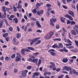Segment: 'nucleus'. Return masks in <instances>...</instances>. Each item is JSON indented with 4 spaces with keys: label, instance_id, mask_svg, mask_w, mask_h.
Wrapping results in <instances>:
<instances>
[{
    "label": "nucleus",
    "instance_id": "nucleus-59",
    "mask_svg": "<svg viewBox=\"0 0 78 78\" xmlns=\"http://www.w3.org/2000/svg\"><path fill=\"white\" fill-rule=\"evenodd\" d=\"M31 26L32 27H34V22H32L31 23Z\"/></svg>",
    "mask_w": 78,
    "mask_h": 78
},
{
    "label": "nucleus",
    "instance_id": "nucleus-57",
    "mask_svg": "<svg viewBox=\"0 0 78 78\" xmlns=\"http://www.w3.org/2000/svg\"><path fill=\"white\" fill-rule=\"evenodd\" d=\"M14 50H18V48H16V47H14L13 48Z\"/></svg>",
    "mask_w": 78,
    "mask_h": 78
},
{
    "label": "nucleus",
    "instance_id": "nucleus-20",
    "mask_svg": "<svg viewBox=\"0 0 78 78\" xmlns=\"http://www.w3.org/2000/svg\"><path fill=\"white\" fill-rule=\"evenodd\" d=\"M52 47L53 48H58V45H57V44H55L53 45Z\"/></svg>",
    "mask_w": 78,
    "mask_h": 78
},
{
    "label": "nucleus",
    "instance_id": "nucleus-11",
    "mask_svg": "<svg viewBox=\"0 0 78 78\" xmlns=\"http://www.w3.org/2000/svg\"><path fill=\"white\" fill-rule=\"evenodd\" d=\"M68 13L70 14V15H71V16H72L73 17H75V16L74 15V13H73V11H70V10H68Z\"/></svg>",
    "mask_w": 78,
    "mask_h": 78
},
{
    "label": "nucleus",
    "instance_id": "nucleus-54",
    "mask_svg": "<svg viewBox=\"0 0 78 78\" xmlns=\"http://www.w3.org/2000/svg\"><path fill=\"white\" fill-rule=\"evenodd\" d=\"M68 48H69V49H72V48H74V47H73V46H70Z\"/></svg>",
    "mask_w": 78,
    "mask_h": 78
},
{
    "label": "nucleus",
    "instance_id": "nucleus-33",
    "mask_svg": "<svg viewBox=\"0 0 78 78\" xmlns=\"http://www.w3.org/2000/svg\"><path fill=\"white\" fill-rule=\"evenodd\" d=\"M6 12H4V14H3V15L2 16L3 18H6Z\"/></svg>",
    "mask_w": 78,
    "mask_h": 78
},
{
    "label": "nucleus",
    "instance_id": "nucleus-61",
    "mask_svg": "<svg viewBox=\"0 0 78 78\" xmlns=\"http://www.w3.org/2000/svg\"><path fill=\"white\" fill-rule=\"evenodd\" d=\"M62 7L63 8H64V9H67V7L64 5H63Z\"/></svg>",
    "mask_w": 78,
    "mask_h": 78
},
{
    "label": "nucleus",
    "instance_id": "nucleus-21",
    "mask_svg": "<svg viewBox=\"0 0 78 78\" xmlns=\"http://www.w3.org/2000/svg\"><path fill=\"white\" fill-rule=\"evenodd\" d=\"M71 33L73 35H74V36H76V33L75 32V30H72L71 31Z\"/></svg>",
    "mask_w": 78,
    "mask_h": 78
},
{
    "label": "nucleus",
    "instance_id": "nucleus-10",
    "mask_svg": "<svg viewBox=\"0 0 78 78\" xmlns=\"http://www.w3.org/2000/svg\"><path fill=\"white\" fill-rule=\"evenodd\" d=\"M42 59H44V58L42 57H41L38 60V64H37V66H40V65H41V60H42Z\"/></svg>",
    "mask_w": 78,
    "mask_h": 78
},
{
    "label": "nucleus",
    "instance_id": "nucleus-48",
    "mask_svg": "<svg viewBox=\"0 0 78 78\" xmlns=\"http://www.w3.org/2000/svg\"><path fill=\"white\" fill-rule=\"evenodd\" d=\"M73 59H71L70 60H69V64H72V62H73Z\"/></svg>",
    "mask_w": 78,
    "mask_h": 78
},
{
    "label": "nucleus",
    "instance_id": "nucleus-39",
    "mask_svg": "<svg viewBox=\"0 0 78 78\" xmlns=\"http://www.w3.org/2000/svg\"><path fill=\"white\" fill-rule=\"evenodd\" d=\"M16 57V54H13L11 57V58L12 59H13V58H14L15 57Z\"/></svg>",
    "mask_w": 78,
    "mask_h": 78
},
{
    "label": "nucleus",
    "instance_id": "nucleus-18",
    "mask_svg": "<svg viewBox=\"0 0 78 78\" xmlns=\"http://www.w3.org/2000/svg\"><path fill=\"white\" fill-rule=\"evenodd\" d=\"M63 48V45L62 43L58 44V48Z\"/></svg>",
    "mask_w": 78,
    "mask_h": 78
},
{
    "label": "nucleus",
    "instance_id": "nucleus-63",
    "mask_svg": "<svg viewBox=\"0 0 78 78\" xmlns=\"http://www.w3.org/2000/svg\"><path fill=\"white\" fill-rule=\"evenodd\" d=\"M56 29H58V28H59V26L58 25H57L56 26Z\"/></svg>",
    "mask_w": 78,
    "mask_h": 78
},
{
    "label": "nucleus",
    "instance_id": "nucleus-46",
    "mask_svg": "<svg viewBox=\"0 0 78 78\" xmlns=\"http://www.w3.org/2000/svg\"><path fill=\"white\" fill-rule=\"evenodd\" d=\"M46 15L48 17H49L50 16V13L48 12H47L46 13Z\"/></svg>",
    "mask_w": 78,
    "mask_h": 78
},
{
    "label": "nucleus",
    "instance_id": "nucleus-5",
    "mask_svg": "<svg viewBox=\"0 0 78 78\" xmlns=\"http://www.w3.org/2000/svg\"><path fill=\"white\" fill-rule=\"evenodd\" d=\"M28 61H31L32 62H37L38 61V59L37 58H36L33 59L31 58H30L28 59Z\"/></svg>",
    "mask_w": 78,
    "mask_h": 78
},
{
    "label": "nucleus",
    "instance_id": "nucleus-27",
    "mask_svg": "<svg viewBox=\"0 0 78 78\" xmlns=\"http://www.w3.org/2000/svg\"><path fill=\"white\" fill-rule=\"evenodd\" d=\"M21 37V34L19 33H18L16 34V37L17 38L19 39V37Z\"/></svg>",
    "mask_w": 78,
    "mask_h": 78
},
{
    "label": "nucleus",
    "instance_id": "nucleus-2",
    "mask_svg": "<svg viewBox=\"0 0 78 78\" xmlns=\"http://www.w3.org/2000/svg\"><path fill=\"white\" fill-rule=\"evenodd\" d=\"M21 75L23 78L27 77V73L28 72V71L27 70H24L21 72Z\"/></svg>",
    "mask_w": 78,
    "mask_h": 78
},
{
    "label": "nucleus",
    "instance_id": "nucleus-41",
    "mask_svg": "<svg viewBox=\"0 0 78 78\" xmlns=\"http://www.w3.org/2000/svg\"><path fill=\"white\" fill-rule=\"evenodd\" d=\"M76 23L74 21H71V25H75Z\"/></svg>",
    "mask_w": 78,
    "mask_h": 78
},
{
    "label": "nucleus",
    "instance_id": "nucleus-52",
    "mask_svg": "<svg viewBox=\"0 0 78 78\" xmlns=\"http://www.w3.org/2000/svg\"><path fill=\"white\" fill-rule=\"evenodd\" d=\"M51 5L50 4H47L46 5V7L48 8V7H50Z\"/></svg>",
    "mask_w": 78,
    "mask_h": 78
},
{
    "label": "nucleus",
    "instance_id": "nucleus-7",
    "mask_svg": "<svg viewBox=\"0 0 78 78\" xmlns=\"http://www.w3.org/2000/svg\"><path fill=\"white\" fill-rule=\"evenodd\" d=\"M21 58H22L21 56L19 55V56H17L16 58L15 61L16 62H19V61H20Z\"/></svg>",
    "mask_w": 78,
    "mask_h": 78
},
{
    "label": "nucleus",
    "instance_id": "nucleus-35",
    "mask_svg": "<svg viewBox=\"0 0 78 78\" xmlns=\"http://www.w3.org/2000/svg\"><path fill=\"white\" fill-rule=\"evenodd\" d=\"M67 43H68V44H72V41H71L69 40V39H67Z\"/></svg>",
    "mask_w": 78,
    "mask_h": 78
},
{
    "label": "nucleus",
    "instance_id": "nucleus-34",
    "mask_svg": "<svg viewBox=\"0 0 78 78\" xmlns=\"http://www.w3.org/2000/svg\"><path fill=\"white\" fill-rule=\"evenodd\" d=\"M71 51H73V52H77L78 50H77V49H74L71 50Z\"/></svg>",
    "mask_w": 78,
    "mask_h": 78
},
{
    "label": "nucleus",
    "instance_id": "nucleus-22",
    "mask_svg": "<svg viewBox=\"0 0 78 78\" xmlns=\"http://www.w3.org/2000/svg\"><path fill=\"white\" fill-rule=\"evenodd\" d=\"M76 72V70L75 69H73L72 70H72H70V74H72L73 73L74 74H75V73Z\"/></svg>",
    "mask_w": 78,
    "mask_h": 78
},
{
    "label": "nucleus",
    "instance_id": "nucleus-62",
    "mask_svg": "<svg viewBox=\"0 0 78 78\" xmlns=\"http://www.w3.org/2000/svg\"><path fill=\"white\" fill-rule=\"evenodd\" d=\"M72 44H66L65 45L66 46H71L72 45Z\"/></svg>",
    "mask_w": 78,
    "mask_h": 78
},
{
    "label": "nucleus",
    "instance_id": "nucleus-47",
    "mask_svg": "<svg viewBox=\"0 0 78 78\" xmlns=\"http://www.w3.org/2000/svg\"><path fill=\"white\" fill-rule=\"evenodd\" d=\"M5 59L6 61H9V57H8V56L6 57V58H5Z\"/></svg>",
    "mask_w": 78,
    "mask_h": 78
},
{
    "label": "nucleus",
    "instance_id": "nucleus-30",
    "mask_svg": "<svg viewBox=\"0 0 78 78\" xmlns=\"http://www.w3.org/2000/svg\"><path fill=\"white\" fill-rule=\"evenodd\" d=\"M50 25H51V26H54V23H53V22H52V19H50Z\"/></svg>",
    "mask_w": 78,
    "mask_h": 78
},
{
    "label": "nucleus",
    "instance_id": "nucleus-15",
    "mask_svg": "<svg viewBox=\"0 0 78 78\" xmlns=\"http://www.w3.org/2000/svg\"><path fill=\"white\" fill-rule=\"evenodd\" d=\"M60 19L62 22L63 23H64V22H65V20H66V18H65L61 17L60 18Z\"/></svg>",
    "mask_w": 78,
    "mask_h": 78
},
{
    "label": "nucleus",
    "instance_id": "nucleus-16",
    "mask_svg": "<svg viewBox=\"0 0 78 78\" xmlns=\"http://www.w3.org/2000/svg\"><path fill=\"white\" fill-rule=\"evenodd\" d=\"M44 37L45 39H48L51 38V37L49 35H48L45 36Z\"/></svg>",
    "mask_w": 78,
    "mask_h": 78
},
{
    "label": "nucleus",
    "instance_id": "nucleus-8",
    "mask_svg": "<svg viewBox=\"0 0 78 78\" xmlns=\"http://www.w3.org/2000/svg\"><path fill=\"white\" fill-rule=\"evenodd\" d=\"M65 17H66V18H68L70 20H73V18H72V17L69 14L65 15Z\"/></svg>",
    "mask_w": 78,
    "mask_h": 78
},
{
    "label": "nucleus",
    "instance_id": "nucleus-24",
    "mask_svg": "<svg viewBox=\"0 0 78 78\" xmlns=\"http://www.w3.org/2000/svg\"><path fill=\"white\" fill-rule=\"evenodd\" d=\"M13 42L15 43V44H18V42H16V38H13Z\"/></svg>",
    "mask_w": 78,
    "mask_h": 78
},
{
    "label": "nucleus",
    "instance_id": "nucleus-60",
    "mask_svg": "<svg viewBox=\"0 0 78 78\" xmlns=\"http://www.w3.org/2000/svg\"><path fill=\"white\" fill-rule=\"evenodd\" d=\"M71 6L73 7V9H76V7H75V6L74 5L72 4Z\"/></svg>",
    "mask_w": 78,
    "mask_h": 78
},
{
    "label": "nucleus",
    "instance_id": "nucleus-37",
    "mask_svg": "<svg viewBox=\"0 0 78 78\" xmlns=\"http://www.w3.org/2000/svg\"><path fill=\"white\" fill-rule=\"evenodd\" d=\"M32 67L31 66H27V68L28 70H30L31 69Z\"/></svg>",
    "mask_w": 78,
    "mask_h": 78
},
{
    "label": "nucleus",
    "instance_id": "nucleus-26",
    "mask_svg": "<svg viewBox=\"0 0 78 78\" xmlns=\"http://www.w3.org/2000/svg\"><path fill=\"white\" fill-rule=\"evenodd\" d=\"M22 5L21 4H18V6L16 7V8L17 9H19V8H20V9H22Z\"/></svg>",
    "mask_w": 78,
    "mask_h": 78
},
{
    "label": "nucleus",
    "instance_id": "nucleus-36",
    "mask_svg": "<svg viewBox=\"0 0 78 78\" xmlns=\"http://www.w3.org/2000/svg\"><path fill=\"white\" fill-rule=\"evenodd\" d=\"M36 32L39 33H41L42 32V30H40L38 29L36 30Z\"/></svg>",
    "mask_w": 78,
    "mask_h": 78
},
{
    "label": "nucleus",
    "instance_id": "nucleus-12",
    "mask_svg": "<svg viewBox=\"0 0 78 78\" xmlns=\"http://www.w3.org/2000/svg\"><path fill=\"white\" fill-rule=\"evenodd\" d=\"M74 30L76 31L77 34H78V26L77 25H75L74 28Z\"/></svg>",
    "mask_w": 78,
    "mask_h": 78
},
{
    "label": "nucleus",
    "instance_id": "nucleus-6",
    "mask_svg": "<svg viewBox=\"0 0 78 78\" xmlns=\"http://www.w3.org/2000/svg\"><path fill=\"white\" fill-rule=\"evenodd\" d=\"M63 70H66V71H69V70H72V69L71 68L70 66H69L68 67L67 66H65L63 67L62 69Z\"/></svg>",
    "mask_w": 78,
    "mask_h": 78
},
{
    "label": "nucleus",
    "instance_id": "nucleus-55",
    "mask_svg": "<svg viewBox=\"0 0 78 78\" xmlns=\"http://www.w3.org/2000/svg\"><path fill=\"white\" fill-rule=\"evenodd\" d=\"M9 30L10 31H12V27H9Z\"/></svg>",
    "mask_w": 78,
    "mask_h": 78
},
{
    "label": "nucleus",
    "instance_id": "nucleus-53",
    "mask_svg": "<svg viewBox=\"0 0 78 78\" xmlns=\"http://www.w3.org/2000/svg\"><path fill=\"white\" fill-rule=\"evenodd\" d=\"M33 12L34 13V14H36V13L37 12V11L36 10H35V9H34L33 10Z\"/></svg>",
    "mask_w": 78,
    "mask_h": 78
},
{
    "label": "nucleus",
    "instance_id": "nucleus-51",
    "mask_svg": "<svg viewBox=\"0 0 78 78\" xmlns=\"http://www.w3.org/2000/svg\"><path fill=\"white\" fill-rule=\"evenodd\" d=\"M71 23V21L69 20H68L67 22V24H70Z\"/></svg>",
    "mask_w": 78,
    "mask_h": 78
},
{
    "label": "nucleus",
    "instance_id": "nucleus-13",
    "mask_svg": "<svg viewBox=\"0 0 78 78\" xmlns=\"http://www.w3.org/2000/svg\"><path fill=\"white\" fill-rule=\"evenodd\" d=\"M38 75H39V73H34L32 78H34L35 77H36V76H38Z\"/></svg>",
    "mask_w": 78,
    "mask_h": 78
},
{
    "label": "nucleus",
    "instance_id": "nucleus-17",
    "mask_svg": "<svg viewBox=\"0 0 78 78\" xmlns=\"http://www.w3.org/2000/svg\"><path fill=\"white\" fill-rule=\"evenodd\" d=\"M15 16H14V15H11L10 16V17H8V19L10 20H11V21H12V19H12L13 18H14V17Z\"/></svg>",
    "mask_w": 78,
    "mask_h": 78
},
{
    "label": "nucleus",
    "instance_id": "nucleus-28",
    "mask_svg": "<svg viewBox=\"0 0 78 78\" xmlns=\"http://www.w3.org/2000/svg\"><path fill=\"white\" fill-rule=\"evenodd\" d=\"M41 40H38L37 42L35 43L36 45H38V44H41Z\"/></svg>",
    "mask_w": 78,
    "mask_h": 78
},
{
    "label": "nucleus",
    "instance_id": "nucleus-56",
    "mask_svg": "<svg viewBox=\"0 0 78 78\" xmlns=\"http://www.w3.org/2000/svg\"><path fill=\"white\" fill-rule=\"evenodd\" d=\"M7 71H5V72L4 73V75L5 76H6V75H7L8 73H7Z\"/></svg>",
    "mask_w": 78,
    "mask_h": 78
},
{
    "label": "nucleus",
    "instance_id": "nucleus-4",
    "mask_svg": "<svg viewBox=\"0 0 78 78\" xmlns=\"http://www.w3.org/2000/svg\"><path fill=\"white\" fill-rule=\"evenodd\" d=\"M55 50L54 49H51L49 50L48 51V52H50V54L52 55V56H55L56 55V53L53 52L55 51Z\"/></svg>",
    "mask_w": 78,
    "mask_h": 78
},
{
    "label": "nucleus",
    "instance_id": "nucleus-32",
    "mask_svg": "<svg viewBox=\"0 0 78 78\" xmlns=\"http://www.w3.org/2000/svg\"><path fill=\"white\" fill-rule=\"evenodd\" d=\"M8 34L6 33L5 34H3L2 35V36L4 37H6L8 36Z\"/></svg>",
    "mask_w": 78,
    "mask_h": 78
},
{
    "label": "nucleus",
    "instance_id": "nucleus-9",
    "mask_svg": "<svg viewBox=\"0 0 78 78\" xmlns=\"http://www.w3.org/2000/svg\"><path fill=\"white\" fill-rule=\"evenodd\" d=\"M44 12V10H42L40 11H38L37 12V14L38 15V16H40V15H42L43 14V13Z\"/></svg>",
    "mask_w": 78,
    "mask_h": 78
},
{
    "label": "nucleus",
    "instance_id": "nucleus-40",
    "mask_svg": "<svg viewBox=\"0 0 78 78\" xmlns=\"http://www.w3.org/2000/svg\"><path fill=\"white\" fill-rule=\"evenodd\" d=\"M30 19L31 20H33V21H35V20H36L35 18H33L32 17L30 18Z\"/></svg>",
    "mask_w": 78,
    "mask_h": 78
},
{
    "label": "nucleus",
    "instance_id": "nucleus-44",
    "mask_svg": "<svg viewBox=\"0 0 78 78\" xmlns=\"http://www.w3.org/2000/svg\"><path fill=\"white\" fill-rule=\"evenodd\" d=\"M61 39L60 38H56V39H53V41H60Z\"/></svg>",
    "mask_w": 78,
    "mask_h": 78
},
{
    "label": "nucleus",
    "instance_id": "nucleus-45",
    "mask_svg": "<svg viewBox=\"0 0 78 78\" xmlns=\"http://www.w3.org/2000/svg\"><path fill=\"white\" fill-rule=\"evenodd\" d=\"M14 72L15 73H17L18 72V69H17L16 68H15L14 69Z\"/></svg>",
    "mask_w": 78,
    "mask_h": 78
},
{
    "label": "nucleus",
    "instance_id": "nucleus-42",
    "mask_svg": "<svg viewBox=\"0 0 78 78\" xmlns=\"http://www.w3.org/2000/svg\"><path fill=\"white\" fill-rule=\"evenodd\" d=\"M13 9L15 12H16V11H17V8H16V7L14 6H13Z\"/></svg>",
    "mask_w": 78,
    "mask_h": 78
},
{
    "label": "nucleus",
    "instance_id": "nucleus-19",
    "mask_svg": "<svg viewBox=\"0 0 78 78\" xmlns=\"http://www.w3.org/2000/svg\"><path fill=\"white\" fill-rule=\"evenodd\" d=\"M36 23L38 27L39 28H41V24L39 23V22L37 21L36 22Z\"/></svg>",
    "mask_w": 78,
    "mask_h": 78
},
{
    "label": "nucleus",
    "instance_id": "nucleus-64",
    "mask_svg": "<svg viewBox=\"0 0 78 78\" xmlns=\"http://www.w3.org/2000/svg\"><path fill=\"white\" fill-rule=\"evenodd\" d=\"M60 70H61V68H58L56 70V71H57V72H59Z\"/></svg>",
    "mask_w": 78,
    "mask_h": 78
},
{
    "label": "nucleus",
    "instance_id": "nucleus-50",
    "mask_svg": "<svg viewBox=\"0 0 78 78\" xmlns=\"http://www.w3.org/2000/svg\"><path fill=\"white\" fill-rule=\"evenodd\" d=\"M39 53L38 52H37L35 53H34L33 54L35 56H37V55H39Z\"/></svg>",
    "mask_w": 78,
    "mask_h": 78
},
{
    "label": "nucleus",
    "instance_id": "nucleus-38",
    "mask_svg": "<svg viewBox=\"0 0 78 78\" xmlns=\"http://www.w3.org/2000/svg\"><path fill=\"white\" fill-rule=\"evenodd\" d=\"M53 34H54V33L52 32H50L49 33V34L51 37L53 36Z\"/></svg>",
    "mask_w": 78,
    "mask_h": 78
},
{
    "label": "nucleus",
    "instance_id": "nucleus-58",
    "mask_svg": "<svg viewBox=\"0 0 78 78\" xmlns=\"http://www.w3.org/2000/svg\"><path fill=\"white\" fill-rule=\"evenodd\" d=\"M63 76H64V75H61V76H58V78H63Z\"/></svg>",
    "mask_w": 78,
    "mask_h": 78
},
{
    "label": "nucleus",
    "instance_id": "nucleus-43",
    "mask_svg": "<svg viewBox=\"0 0 78 78\" xmlns=\"http://www.w3.org/2000/svg\"><path fill=\"white\" fill-rule=\"evenodd\" d=\"M52 19V22H55L56 21V19H53V18H52L51 19Z\"/></svg>",
    "mask_w": 78,
    "mask_h": 78
},
{
    "label": "nucleus",
    "instance_id": "nucleus-3",
    "mask_svg": "<svg viewBox=\"0 0 78 78\" xmlns=\"http://www.w3.org/2000/svg\"><path fill=\"white\" fill-rule=\"evenodd\" d=\"M40 39V37L36 38H34L32 40H29V41L30 42L31 45H33V43L34 42L36 41L37 39Z\"/></svg>",
    "mask_w": 78,
    "mask_h": 78
},
{
    "label": "nucleus",
    "instance_id": "nucleus-29",
    "mask_svg": "<svg viewBox=\"0 0 78 78\" xmlns=\"http://www.w3.org/2000/svg\"><path fill=\"white\" fill-rule=\"evenodd\" d=\"M13 21L15 23H17V22H18V20L17 18H14L13 19Z\"/></svg>",
    "mask_w": 78,
    "mask_h": 78
},
{
    "label": "nucleus",
    "instance_id": "nucleus-49",
    "mask_svg": "<svg viewBox=\"0 0 78 78\" xmlns=\"http://www.w3.org/2000/svg\"><path fill=\"white\" fill-rule=\"evenodd\" d=\"M9 4V2L8 1H5V5H8Z\"/></svg>",
    "mask_w": 78,
    "mask_h": 78
},
{
    "label": "nucleus",
    "instance_id": "nucleus-31",
    "mask_svg": "<svg viewBox=\"0 0 78 78\" xmlns=\"http://www.w3.org/2000/svg\"><path fill=\"white\" fill-rule=\"evenodd\" d=\"M38 6H41V4L37 2L36 4V7L37 8H39Z\"/></svg>",
    "mask_w": 78,
    "mask_h": 78
},
{
    "label": "nucleus",
    "instance_id": "nucleus-23",
    "mask_svg": "<svg viewBox=\"0 0 78 78\" xmlns=\"http://www.w3.org/2000/svg\"><path fill=\"white\" fill-rule=\"evenodd\" d=\"M2 11H3L4 12H6V7H5L4 6L2 7Z\"/></svg>",
    "mask_w": 78,
    "mask_h": 78
},
{
    "label": "nucleus",
    "instance_id": "nucleus-14",
    "mask_svg": "<svg viewBox=\"0 0 78 78\" xmlns=\"http://www.w3.org/2000/svg\"><path fill=\"white\" fill-rule=\"evenodd\" d=\"M50 64L52 65H50L49 67H50V68H52V67H55V63L54 62H50Z\"/></svg>",
    "mask_w": 78,
    "mask_h": 78
},
{
    "label": "nucleus",
    "instance_id": "nucleus-1",
    "mask_svg": "<svg viewBox=\"0 0 78 78\" xmlns=\"http://www.w3.org/2000/svg\"><path fill=\"white\" fill-rule=\"evenodd\" d=\"M27 48L28 49L24 48L22 49L21 51V53L23 55H25V51H30L29 50L32 51L35 50L34 48L30 47H28Z\"/></svg>",
    "mask_w": 78,
    "mask_h": 78
},
{
    "label": "nucleus",
    "instance_id": "nucleus-25",
    "mask_svg": "<svg viewBox=\"0 0 78 78\" xmlns=\"http://www.w3.org/2000/svg\"><path fill=\"white\" fill-rule=\"evenodd\" d=\"M62 62H64V63H66V62H67V61H68V59L67 58H65L62 59Z\"/></svg>",
    "mask_w": 78,
    "mask_h": 78
}]
</instances>
